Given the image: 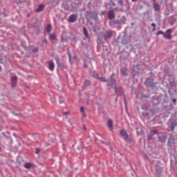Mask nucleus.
Returning <instances> with one entry per match:
<instances>
[{"instance_id": "obj_4", "label": "nucleus", "mask_w": 177, "mask_h": 177, "mask_svg": "<svg viewBox=\"0 0 177 177\" xmlns=\"http://www.w3.org/2000/svg\"><path fill=\"white\" fill-rule=\"evenodd\" d=\"M115 17V14L114 13V11L113 10H111L108 12V18L110 20H113Z\"/></svg>"}, {"instance_id": "obj_37", "label": "nucleus", "mask_w": 177, "mask_h": 177, "mask_svg": "<svg viewBox=\"0 0 177 177\" xmlns=\"http://www.w3.org/2000/svg\"><path fill=\"white\" fill-rule=\"evenodd\" d=\"M105 12L104 11H102L101 15H104Z\"/></svg>"}, {"instance_id": "obj_43", "label": "nucleus", "mask_w": 177, "mask_h": 177, "mask_svg": "<svg viewBox=\"0 0 177 177\" xmlns=\"http://www.w3.org/2000/svg\"><path fill=\"white\" fill-rule=\"evenodd\" d=\"M44 42H46V40H44Z\"/></svg>"}, {"instance_id": "obj_30", "label": "nucleus", "mask_w": 177, "mask_h": 177, "mask_svg": "<svg viewBox=\"0 0 177 177\" xmlns=\"http://www.w3.org/2000/svg\"><path fill=\"white\" fill-rule=\"evenodd\" d=\"M151 26H152V27H153V28H154V27H156V24L152 23V24H151Z\"/></svg>"}, {"instance_id": "obj_13", "label": "nucleus", "mask_w": 177, "mask_h": 177, "mask_svg": "<svg viewBox=\"0 0 177 177\" xmlns=\"http://www.w3.org/2000/svg\"><path fill=\"white\" fill-rule=\"evenodd\" d=\"M44 5L40 4L37 8V9L36 10V12H42V10H44Z\"/></svg>"}, {"instance_id": "obj_28", "label": "nucleus", "mask_w": 177, "mask_h": 177, "mask_svg": "<svg viewBox=\"0 0 177 177\" xmlns=\"http://www.w3.org/2000/svg\"><path fill=\"white\" fill-rule=\"evenodd\" d=\"M167 34H171V29H168V30H167Z\"/></svg>"}, {"instance_id": "obj_1", "label": "nucleus", "mask_w": 177, "mask_h": 177, "mask_svg": "<svg viewBox=\"0 0 177 177\" xmlns=\"http://www.w3.org/2000/svg\"><path fill=\"white\" fill-rule=\"evenodd\" d=\"M113 75H112L111 76V81L112 84L109 83L108 85L109 86H112V88H114L116 93L119 94L120 93H118V90L117 89L116 84H115V80L113 79ZM120 95H122V93H120Z\"/></svg>"}, {"instance_id": "obj_41", "label": "nucleus", "mask_w": 177, "mask_h": 177, "mask_svg": "<svg viewBox=\"0 0 177 177\" xmlns=\"http://www.w3.org/2000/svg\"><path fill=\"white\" fill-rule=\"evenodd\" d=\"M84 131L86 129L85 128V127H84Z\"/></svg>"}, {"instance_id": "obj_12", "label": "nucleus", "mask_w": 177, "mask_h": 177, "mask_svg": "<svg viewBox=\"0 0 177 177\" xmlns=\"http://www.w3.org/2000/svg\"><path fill=\"white\" fill-rule=\"evenodd\" d=\"M55 60L56 62L57 66L60 67V66H62V64H60V58H59V57H55Z\"/></svg>"}, {"instance_id": "obj_36", "label": "nucleus", "mask_w": 177, "mask_h": 177, "mask_svg": "<svg viewBox=\"0 0 177 177\" xmlns=\"http://www.w3.org/2000/svg\"><path fill=\"white\" fill-rule=\"evenodd\" d=\"M152 31H156V27H153V28L152 29Z\"/></svg>"}, {"instance_id": "obj_25", "label": "nucleus", "mask_w": 177, "mask_h": 177, "mask_svg": "<svg viewBox=\"0 0 177 177\" xmlns=\"http://www.w3.org/2000/svg\"><path fill=\"white\" fill-rule=\"evenodd\" d=\"M111 5H113V6H115V3H114L113 1H110Z\"/></svg>"}, {"instance_id": "obj_11", "label": "nucleus", "mask_w": 177, "mask_h": 177, "mask_svg": "<svg viewBox=\"0 0 177 177\" xmlns=\"http://www.w3.org/2000/svg\"><path fill=\"white\" fill-rule=\"evenodd\" d=\"M151 84H153V80H152L147 79L145 81V85H147V86H151Z\"/></svg>"}, {"instance_id": "obj_5", "label": "nucleus", "mask_w": 177, "mask_h": 177, "mask_svg": "<svg viewBox=\"0 0 177 177\" xmlns=\"http://www.w3.org/2000/svg\"><path fill=\"white\" fill-rule=\"evenodd\" d=\"M69 23H75V21H77V15H70L68 18Z\"/></svg>"}, {"instance_id": "obj_23", "label": "nucleus", "mask_w": 177, "mask_h": 177, "mask_svg": "<svg viewBox=\"0 0 177 177\" xmlns=\"http://www.w3.org/2000/svg\"><path fill=\"white\" fill-rule=\"evenodd\" d=\"M93 77L94 78H99V75H97V73H96V72H93Z\"/></svg>"}, {"instance_id": "obj_40", "label": "nucleus", "mask_w": 177, "mask_h": 177, "mask_svg": "<svg viewBox=\"0 0 177 177\" xmlns=\"http://www.w3.org/2000/svg\"><path fill=\"white\" fill-rule=\"evenodd\" d=\"M133 2H135V1H136V0H131Z\"/></svg>"}, {"instance_id": "obj_35", "label": "nucleus", "mask_w": 177, "mask_h": 177, "mask_svg": "<svg viewBox=\"0 0 177 177\" xmlns=\"http://www.w3.org/2000/svg\"><path fill=\"white\" fill-rule=\"evenodd\" d=\"M38 50V49L35 48L33 50V52H37Z\"/></svg>"}, {"instance_id": "obj_14", "label": "nucleus", "mask_w": 177, "mask_h": 177, "mask_svg": "<svg viewBox=\"0 0 177 177\" xmlns=\"http://www.w3.org/2000/svg\"><path fill=\"white\" fill-rule=\"evenodd\" d=\"M46 31L47 32H50V31H52V25L48 24L46 27Z\"/></svg>"}, {"instance_id": "obj_44", "label": "nucleus", "mask_w": 177, "mask_h": 177, "mask_svg": "<svg viewBox=\"0 0 177 177\" xmlns=\"http://www.w3.org/2000/svg\"><path fill=\"white\" fill-rule=\"evenodd\" d=\"M0 71H1V66H0Z\"/></svg>"}, {"instance_id": "obj_2", "label": "nucleus", "mask_w": 177, "mask_h": 177, "mask_svg": "<svg viewBox=\"0 0 177 177\" xmlns=\"http://www.w3.org/2000/svg\"><path fill=\"white\" fill-rule=\"evenodd\" d=\"M17 85V76H14L11 79V86L12 88H16Z\"/></svg>"}, {"instance_id": "obj_8", "label": "nucleus", "mask_w": 177, "mask_h": 177, "mask_svg": "<svg viewBox=\"0 0 177 177\" xmlns=\"http://www.w3.org/2000/svg\"><path fill=\"white\" fill-rule=\"evenodd\" d=\"M153 8L156 12H160L161 6L158 3H153Z\"/></svg>"}, {"instance_id": "obj_19", "label": "nucleus", "mask_w": 177, "mask_h": 177, "mask_svg": "<svg viewBox=\"0 0 177 177\" xmlns=\"http://www.w3.org/2000/svg\"><path fill=\"white\" fill-rule=\"evenodd\" d=\"M121 73L123 74V75H127V70L121 69Z\"/></svg>"}, {"instance_id": "obj_31", "label": "nucleus", "mask_w": 177, "mask_h": 177, "mask_svg": "<svg viewBox=\"0 0 177 177\" xmlns=\"http://www.w3.org/2000/svg\"><path fill=\"white\" fill-rule=\"evenodd\" d=\"M113 35V33L111 32H109V37H111V35Z\"/></svg>"}, {"instance_id": "obj_42", "label": "nucleus", "mask_w": 177, "mask_h": 177, "mask_svg": "<svg viewBox=\"0 0 177 177\" xmlns=\"http://www.w3.org/2000/svg\"><path fill=\"white\" fill-rule=\"evenodd\" d=\"M153 2H156V0H153Z\"/></svg>"}, {"instance_id": "obj_24", "label": "nucleus", "mask_w": 177, "mask_h": 177, "mask_svg": "<svg viewBox=\"0 0 177 177\" xmlns=\"http://www.w3.org/2000/svg\"><path fill=\"white\" fill-rule=\"evenodd\" d=\"M80 111L81 113H84L85 111V109L84 108V106L80 107Z\"/></svg>"}, {"instance_id": "obj_7", "label": "nucleus", "mask_w": 177, "mask_h": 177, "mask_svg": "<svg viewBox=\"0 0 177 177\" xmlns=\"http://www.w3.org/2000/svg\"><path fill=\"white\" fill-rule=\"evenodd\" d=\"M107 127L110 129V131H113V120L111 119L108 120Z\"/></svg>"}, {"instance_id": "obj_15", "label": "nucleus", "mask_w": 177, "mask_h": 177, "mask_svg": "<svg viewBox=\"0 0 177 177\" xmlns=\"http://www.w3.org/2000/svg\"><path fill=\"white\" fill-rule=\"evenodd\" d=\"M163 36L165 37V38H167V39H171V38H172V36L171 35V34H163Z\"/></svg>"}, {"instance_id": "obj_22", "label": "nucleus", "mask_w": 177, "mask_h": 177, "mask_svg": "<svg viewBox=\"0 0 177 177\" xmlns=\"http://www.w3.org/2000/svg\"><path fill=\"white\" fill-rule=\"evenodd\" d=\"M164 32H162V30H160L157 32L156 35H164Z\"/></svg>"}, {"instance_id": "obj_38", "label": "nucleus", "mask_w": 177, "mask_h": 177, "mask_svg": "<svg viewBox=\"0 0 177 177\" xmlns=\"http://www.w3.org/2000/svg\"><path fill=\"white\" fill-rule=\"evenodd\" d=\"M133 68H138V66H133Z\"/></svg>"}, {"instance_id": "obj_3", "label": "nucleus", "mask_w": 177, "mask_h": 177, "mask_svg": "<svg viewBox=\"0 0 177 177\" xmlns=\"http://www.w3.org/2000/svg\"><path fill=\"white\" fill-rule=\"evenodd\" d=\"M120 135L124 138V140H128L129 139V136H128V133L125 130L120 131Z\"/></svg>"}, {"instance_id": "obj_34", "label": "nucleus", "mask_w": 177, "mask_h": 177, "mask_svg": "<svg viewBox=\"0 0 177 177\" xmlns=\"http://www.w3.org/2000/svg\"><path fill=\"white\" fill-rule=\"evenodd\" d=\"M158 139H159V140H160V141L162 140V138H161V137H160V136L158 137Z\"/></svg>"}, {"instance_id": "obj_29", "label": "nucleus", "mask_w": 177, "mask_h": 177, "mask_svg": "<svg viewBox=\"0 0 177 177\" xmlns=\"http://www.w3.org/2000/svg\"><path fill=\"white\" fill-rule=\"evenodd\" d=\"M172 102H173V103H176V99L174 98V99L172 100Z\"/></svg>"}, {"instance_id": "obj_21", "label": "nucleus", "mask_w": 177, "mask_h": 177, "mask_svg": "<svg viewBox=\"0 0 177 177\" xmlns=\"http://www.w3.org/2000/svg\"><path fill=\"white\" fill-rule=\"evenodd\" d=\"M68 53V58H69V62L71 64L73 63V62L71 61V54L70 53Z\"/></svg>"}, {"instance_id": "obj_32", "label": "nucleus", "mask_w": 177, "mask_h": 177, "mask_svg": "<svg viewBox=\"0 0 177 177\" xmlns=\"http://www.w3.org/2000/svg\"><path fill=\"white\" fill-rule=\"evenodd\" d=\"M36 153H37V154H39V149H37Z\"/></svg>"}, {"instance_id": "obj_33", "label": "nucleus", "mask_w": 177, "mask_h": 177, "mask_svg": "<svg viewBox=\"0 0 177 177\" xmlns=\"http://www.w3.org/2000/svg\"><path fill=\"white\" fill-rule=\"evenodd\" d=\"M68 114V112H64V115H67Z\"/></svg>"}, {"instance_id": "obj_20", "label": "nucleus", "mask_w": 177, "mask_h": 177, "mask_svg": "<svg viewBox=\"0 0 177 177\" xmlns=\"http://www.w3.org/2000/svg\"><path fill=\"white\" fill-rule=\"evenodd\" d=\"M100 81H102V82H107V80L105 79V77H100Z\"/></svg>"}, {"instance_id": "obj_9", "label": "nucleus", "mask_w": 177, "mask_h": 177, "mask_svg": "<svg viewBox=\"0 0 177 177\" xmlns=\"http://www.w3.org/2000/svg\"><path fill=\"white\" fill-rule=\"evenodd\" d=\"M24 167L26 168V169H30L31 168H34V164L27 162L24 165Z\"/></svg>"}, {"instance_id": "obj_17", "label": "nucleus", "mask_w": 177, "mask_h": 177, "mask_svg": "<svg viewBox=\"0 0 177 177\" xmlns=\"http://www.w3.org/2000/svg\"><path fill=\"white\" fill-rule=\"evenodd\" d=\"M89 85H91V81H89V80H86V81L84 82V86H89Z\"/></svg>"}, {"instance_id": "obj_26", "label": "nucleus", "mask_w": 177, "mask_h": 177, "mask_svg": "<svg viewBox=\"0 0 177 177\" xmlns=\"http://www.w3.org/2000/svg\"><path fill=\"white\" fill-rule=\"evenodd\" d=\"M118 3H120V5H121V6H122V0H119Z\"/></svg>"}, {"instance_id": "obj_39", "label": "nucleus", "mask_w": 177, "mask_h": 177, "mask_svg": "<svg viewBox=\"0 0 177 177\" xmlns=\"http://www.w3.org/2000/svg\"><path fill=\"white\" fill-rule=\"evenodd\" d=\"M83 117H86V115H85L84 113H83Z\"/></svg>"}, {"instance_id": "obj_18", "label": "nucleus", "mask_w": 177, "mask_h": 177, "mask_svg": "<svg viewBox=\"0 0 177 177\" xmlns=\"http://www.w3.org/2000/svg\"><path fill=\"white\" fill-rule=\"evenodd\" d=\"M113 24H120L121 21H120V20L118 19H115L113 21Z\"/></svg>"}, {"instance_id": "obj_16", "label": "nucleus", "mask_w": 177, "mask_h": 177, "mask_svg": "<svg viewBox=\"0 0 177 177\" xmlns=\"http://www.w3.org/2000/svg\"><path fill=\"white\" fill-rule=\"evenodd\" d=\"M50 39H51L52 41H55V39H56V35L55 34L50 35Z\"/></svg>"}, {"instance_id": "obj_6", "label": "nucleus", "mask_w": 177, "mask_h": 177, "mask_svg": "<svg viewBox=\"0 0 177 177\" xmlns=\"http://www.w3.org/2000/svg\"><path fill=\"white\" fill-rule=\"evenodd\" d=\"M48 68L50 71H53L55 70V63L53 61H48Z\"/></svg>"}, {"instance_id": "obj_27", "label": "nucleus", "mask_w": 177, "mask_h": 177, "mask_svg": "<svg viewBox=\"0 0 177 177\" xmlns=\"http://www.w3.org/2000/svg\"><path fill=\"white\" fill-rule=\"evenodd\" d=\"M176 125L172 124V127H171L172 131H174V129H175V127H176Z\"/></svg>"}, {"instance_id": "obj_10", "label": "nucleus", "mask_w": 177, "mask_h": 177, "mask_svg": "<svg viewBox=\"0 0 177 177\" xmlns=\"http://www.w3.org/2000/svg\"><path fill=\"white\" fill-rule=\"evenodd\" d=\"M83 34L85 35L86 38H89V34L88 33V30H86V28H83Z\"/></svg>"}]
</instances>
